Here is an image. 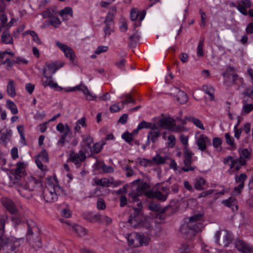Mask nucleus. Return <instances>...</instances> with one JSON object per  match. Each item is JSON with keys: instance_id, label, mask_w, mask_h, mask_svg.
<instances>
[{"instance_id": "obj_1", "label": "nucleus", "mask_w": 253, "mask_h": 253, "mask_svg": "<svg viewBox=\"0 0 253 253\" xmlns=\"http://www.w3.org/2000/svg\"><path fill=\"white\" fill-rule=\"evenodd\" d=\"M46 182L47 186L43 191V197L46 202H54L57 200L58 196L64 194L55 177L47 178Z\"/></svg>"}, {"instance_id": "obj_2", "label": "nucleus", "mask_w": 253, "mask_h": 253, "mask_svg": "<svg viewBox=\"0 0 253 253\" xmlns=\"http://www.w3.org/2000/svg\"><path fill=\"white\" fill-rule=\"evenodd\" d=\"M202 216L196 214L188 218V221L184 223L180 228L181 232L186 236L187 238H191L196 233L201 230L202 224L198 221H200Z\"/></svg>"}, {"instance_id": "obj_3", "label": "nucleus", "mask_w": 253, "mask_h": 253, "mask_svg": "<svg viewBox=\"0 0 253 253\" xmlns=\"http://www.w3.org/2000/svg\"><path fill=\"white\" fill-rule=\"evenodd\" d=\"M7 219L6 216H2L0 218V251L4 246H10L11 251H14L17 245H13L15 243L13 238L4 236L5 224Z\"/></svg>"}, {"instance_id": "obj_4", "label": "nucleus", "mask_w": 253, "mask_h": 253, "mask_svg": "<svg viewBox=\"0 0 253 253\" xmlns=\"http://www.w3.org/2000/svg\"><path fill=\"white\" fill-rule=\"evenodd\" d=\"M139 179H137L132 182L133 185V189L129 193L130 200L132 202L139 201L138 197L143 193L145 194L146 190L149 188V185L146 182H141Z\"/></svg>"}, {"instance_id": "obj_5", "label": "nucleus", "mask_w": 253, "mask_h": 253, "mask_svg": "<svg viewBox=\"0 0 253 253\" xmlns=\"http://www.w3.org/2000/svg\"><path fill=\"white\" fill-rule=\"evenodd\" d=\"M216 244L224 247H228L232 241L231 234L226 230L217 231L215 234Z\"/></svg>"}, {"instance_id": "obj_6", "label": "nucleus", "mask_w": 253, "mask_h": 253, "mask_svg": "<svg viewBox=\"0 0 253 253\" xmlns=\"http://www.w3.org/2000/svg\"><path fill=\"white\" fill-rule=\"evenodd\" d=\"M27 165V164L24 162H19L16 163V168L11 170L10 172L15 180L13 182L14 183L17 182L19 180L26 175Z\"/></svg>"}, {"instance_id": "obj_7", "label": "nucleus", "mask_w": 253, "mask_h": 253, "mask_svg": "<svg viewBox=\"0 0 253 253\" xmlns=\"http://www.w3.org/2000/svg\"><path fill=\"white\" fill-rule=\"evenodd\" d=\"M38 184L39 180L37 179L33 176H30L26 184L25 185H20L18 190L21 196L26 197L24 191H33Z\"/></svg>"}, {"instance_id": "obj_8", "label": "nucleus", "mask_w": 253, "mask_h": 253, "mask_svg": "<svg viewBox=\"0 0 253 253\" xmlns=\"http://www.w3.org/2000/svg\"><path fill=\"white\" fill-rule=\"evenodd\" d=\"M55 44L63 52L66 57L71 61H74L76 57L75 54L71 47L59 41L56 42Z\"/></svg>"}, {"instance_id": "obj_9", "label": "nucleus", "mask_w": 253, "mask_h": 253, "mask_svg": "<svg viewBox=\"0 0 253 253\" xmlns=\"http://www.w3.org/2000/svg\"><path fill=\"white\" fill-rule=\"evenodd\" d=\"M236 249L243 253H253V246L243 240L237 239L235 241Z\"/></svg>"}, {"instance_id": "obj_10", "label": "nucleus", "mask_w": 253, "mask_h": 253, "mask_svg": "<svg viewBox=\"0 0 253 253\" xmlns=\"http://www.w3.org/2000/svg\"><path fill=\"white\" fill-rule=\"evenodd\" d=\"M196 143L198 149L201 151L206 150L207 146L211 144V140L205 134H201L196 138Z\"/></svg>"}, {"instance_id": "obj_11", "label": "nucleus", "mask_w": 253, "mask_h": 253, "mask_svg": "<svg viewBox=\"0 0 253 253\" xmlns=\"http://www.w3.org/2000/svg\"><path fill=\"white\" fill-rule=\"evenodd\" d=\"M76 90L82 91L83 93L85 95L86 98L87 100H94L96 99V96L93 95L91 92L89 91L87 86L82 84H81L75 87H72L71 89L67 90V91H74Z\"/></svg>"}, {"instance_id": "obj_12", "label": "nucleus", "mask_w": 253, "mask_h": 253, "mask_svg": "<svg viewBox=\"0 0 253 253\" xmlns=\"http://www.w3.org/2000/svg\"><path fill=\"white\" fill-rule=\"evenodd\" d=\"M86 158L85 153L83 150H80L78 153L71 152L70 155V160L75 165H78L83 162Z\"/></svg>"}, {"instance_id": "obj_13", "label": "nucleus", "mask_w": 253, "mask_h": 253, "mask_svg": "<svg viewBox=\"0 0 253 253\" xmlns=\"http://www.w3.org/2000/svg\"><path fill=\"white\" fill-rule=\"evenodd\" d=\"M1 202L2 205L9 212L12 214L16 213L17 211V208H16L15 204L11 199L4 197L1 198Z\"/></svg>"}, {"instance_id": "obj_14", "label": "nucleus", "mask_w": 253, "mask_h": 253, "mask_svg": "<svg viewBox=\"0 0 253 253\" xmlns=\"http://www.w3.org/2000/svg\"><path fill=\"white\" fill-rule=\"evenodd\" d=\"M45 79H42V84L44 87L49 86L51 88L55 89L57 91H60L62 87L58 86L56 83L52 80V76L44 75Z\"/></svg>"}, {"instance_id": "obj_15", "label": "nucleus", "mask_w": 253, "mask_h": 253, "mask_svg": "<svg viewBox=\"0 0 253 253\" xmlns=\"http://www.w3.org/2000/svg\"><path fill=\"white\" fill-rule=\"evenodd\" d=\"M83 141L82 142L83 147L82 150L85 153H88L92 152V145L93 142V138L90 136H82Z\"/></svg>"}, {"instance_id": "obj_16", "label": "nucleus", "mask_w": 253, "mask_h": 253, "mask_svg": "<svg viewBox=\"0 0 253 253\" xmlns=\"http://www.w3.org/2000/svg\"><path fill=\"white\" fill-rule=\"evenodd\" d=\"M251 6V2L250 0H238L237 1V8L244 15H248L247 8Z\"/></svg>"}, {"instance_id": "obj_17", "label": "nucleus", "mask_w": 253, "mask_h": 253, "mask_svg": "<svg viewBox=\"0 0 253 253\" xmlns=\"http://www.w3.org/2000/svg\"><path fill=\"white\" fill-rule=\"evenodd\" d=\"M174 120L169 117H164L161 118L158 122V125L163 128L171 130Z\"/></svg>"}, {"instance_id": "obj_18", "label": "nucleus", "mask_w": 253, "mask_h": 253, "mask_svg": "<svg viewBox=\"0 0 253 253\" xmlns=\"http://www.w3.org/2000/svg\"><path fill=\"white\" fill-rule=\"evenodd\" d=\"M145 195L149 198H154L162 201H165L168 198L166 195H165L162 192L160 191H154L153 190H148L145 192Z\"/></svg>"}, {"instance_id": "obj_19", "label": "nucleus", "mask_w": 253, "mask_h": 253, "mask_svg": "<svg viewBox=\"0 0 253 253\" xmlns=\"http://www.w3.org/2000/svg\"><path fill=\"white\" fill-rule=\"evenodd\" d=\"M137 207L134 208V215L132 214L130 216L129 219L128 221L130 223H132L133 221L138 222L140 220V216L141 214V209L142 208V203L139 202L137 204Z\"/></svg>"}, {"instance_id": "obj_20", "label": "nucleus", "mask_w": 253, "mask_h": 253, "mask_svg": "<svg viewBox=\"0 0 253 253\" xmlns=\"http://www.w3.org/2000/svg\"><path fill=\"white\" fill-rule=\"evenodd\" d=\"M246 163L245 160H243L241 158H238L234 159L233 160L231 161L229 166L231 169H233V171H238L241 169V168L245 166Z\"/></svg>"}, {"instance_id": "obj_21", "label": "nucleus", "mask_w": 253, "mask_h": 253, "mask_svg": "<svg viewBox=\"0 0 253 253\" xmlns=\"http://www.w3.org/2000/svg\"><path fill=\"white\" fill-rule=\"evenodd\" d=\"M59 69V67L54 63H46L43 69V75L52 76Z\"/></svg>"}, {"instance_id": "obj_22", "label": "nucleus", "mask_w": 253, "mask_h": 253, "mask_svg": "<svg viewBox=\"0 0 253 253\" xmlns=\"http://www.w3.org/2000/svg\"><path fill=\"white\" fill-rule=\"evenodd\" d=\"M160 136V131L158 130L157 126L155 129H151L148 133L146 143L149 144L150 142L155 143L158 138Z\"/></svg>"}, {"instance_id": "obj_23", "label": "nucleus", "mask_w": 253, "mask_h": 253, "mask_svg": "<svg viewBox=\"0 0 253 253\" xmlns=\"http://www.w3.org/2000/svg\"><path fill=\"white\" fill-rule=\"evenodd\" d=\"M104 23L105 24V26L104 28V32L105 33V36H109L111 35L112 30L111 29V25L113 23V17L112 16H110L109 14L107 15L105 20L104 21Z\"/></svg>"}, {"instance_id": "obj_24", "label": "nucleus", "mask_w": 253, "mask_h": 253, "mask_svg": "<svg viewBox=\"0 0 253 253\" xmlns=\"http://www.w3.org/2000/svg\"><path fill=\"white\" fill-rule=\"evenodd\" d=\"M174 93H177L176 99L180 104H184L188 101L187 94L179 88H175Z\"/></svg>"}, {"instance_id": "obj_25", "label": "nucleus", "mask_w": 253, "mask_h": 253, "mask_svg": "<svg viewBox=\"0 0 253 253\" xmlns=\"http://www.w3.org/2000/svg\"><path fill=\"white\" fill-rule=\"evenodd\" d=\"M6 92L7 94L11 97H14L16 96L15 83L11 79H9L8 84L6 86Z\"/></svg>"}, {"instance_id": "obj_26", "label": "nucleus", "mask_w": 253, "mask_h": 253, "mask_svg": "<svg viewBox=\"0 0 253 253\" xmlns=\"http://www.w3.org/2000/svg\"><path fill=\"white\" fill-rule=\"evenodd\" d=\"M238 152L240 156L239 158H241L243 160H245L246 163L247 161L250 159L252 153L251 151L247 148H239Z\"/></svg>"}, {"instance_id": "obj_27", "label": "nucleus", "mask_w": 253, "mask_h": 253, "mask_svg": "<svg viewBox=\"0 0 253 253\" xmlns=\"http://www.w3.org/2000/svg\"><path fill=\"white\" fill-rule=\"evenodd\" d=\"M59 15L62 18L63 20H68L66 15H70L71 17H73V9L70 7H66L64 9L61 10L59 13Z\"/></svg>"}, {"instance_id": "obj_28", "label": "nucleus", "mask_w": 253, "mask_h": 253, "mask_svg": "<svg viewBox=\"0 0 253 253\" xmlns=\"http://www.w3.org/2000/svg\"><path fill=\"white\" fill-rule=\"evenodd\" d=\"M1 42L5 44L13 43V39L10 33L8 31L3 32L1 38Z\"/></svg>"}, {"instance_id": "obj_29", "label": "nucleus", "mask_w": 253, "mask_h": 253, "mask_svg": "<svg viewBox=\"0 0 253 253\" xmlns=\"http://www.w3.org/2000/svg\"><path fill=\"white\" fill-rule=\"evenodd\" d=\"M185 119L189 122H192L196 126L202 130L205 129V127L202 122L199 119L194 117H185Z\"/></svg>"}, {"instance_id": "obj_30", "label": "nucleus", "mask_w": 253, "mask_h": 253, "mask_svg": "<svg viewBox=\"0 0 253 253\" xmlns=\"http://www.w3.org/2000/svg\"><path fill=\"white\" fill-rule=\"evenodd\" d=\"M136 240L141 246H147L150 242V238L141 234H136Z\"/></svg>"}, {"instance_id": "obj_31", "label": "nucleus", "mask_w": 253, "mask_h": 253, "mask_svg": "<svg viewBox=\"0 0 253 253\" xmlns=\"http://www.w3.org/2000/svg\"><path fill=\"white\" fill-rule=\"evenodd\" d=\"M81 126L83 127L86 126L85 118L83 117L76 122L75 126L74 128L75 133L81 132Z\"/></svg>"}, {"instance_id": "obj_32", "label": "nucleus", "mask_w": 253, "mask_h": 253, "mask_svg": "<svg viewBox=\"0 0 253 253\" xmlns=\"http://www.w3.org/2000/svg\"><path fill=\"white\" fill-rule=\"evenodd\" d=\"M206 184V180L202 177H197L195 180L194 187L197 190L204 189V186Z\"/></svg>"}, {"instance_id": "obj_33", "label": "nucleus", "mask_w": 253, "mask_h": 253, "mask_svg": "<svg viewBox=\"0 0 253 253\" xmlns=\"http://www.w3.org/2000/svg\"><path fill=\"white\" fill-rule=\"evenodd\" d=\"M203 90L207 94L209 95L211 100H214V89L212 86L210 85H204L203 86Z\"/></svg>"}, {"instance_id": "obj_34", "label": "nucleus", "mask_w": 253, "mask_h": 253, "mask_svg": "<svg viewBox=\"0 0 253 253\" xmlns=\"http://www.w3.org/2000/svg\"><path fill=\"white\" fill-rule=\"evenodd\" d=\"M83 216L84 219L91 222H97L99 220V214H92L90 213H86L84 214Z\"/></svg>"}, {"instance_id": "obj_35", "label": "nucleus", "mask_w": 253, "mask_h": 253, "mask_svg": "<svg viewBox=\"0 0 253 253\" xmlns=\"http://www.w3.org/2000/svg\"><path fill=\"white\" fill-rule=\"evenodd\" d=\"M94 182L97 185L103 187H109L110 186L111 180L110 178H103L101 179H95Z\"/></svg>"}, {"instance_id": "obj_36", "label": "nucleus", "mask_w": 253, "mask_h": 253, "mask_svg": "<svg viewBox=\"0 0 253 253\" xmlns=\"http://www.w3.org/2000/svg\"><path fill=\"white\" fill-rule=\"evenodd\" d=\"M71 228L80 236H84L86 234L85 229L81 226L74 224L71 226Z\"/></svg>"}, {"instance_id": "obj_37", "label": "nucleus", "mask_w": 253, "mask_h": 253, "mask_svg": "<svg viewBox=\"0 0 253 253\" xmlns=\"http://www.w3.org/2000/svg\"><path fill=\"white\" fill-rule=\"evenodd\" d=\"M225 138L226 143L231 147L232 149L234 150L237 148L234 138L229 133L225 134Z\"/></svg>"}, {"instance_id": "obj_38", "label": "nucleus", "mask_w": 253, "mask_h": 253, "mask_svg": "<svg viewBox=\"0 0 253 253\" xmlns=\"http://www.w3.org/2000/svg\"><path fill=\"white\" fill-rule=\"evenodd\" d=\"M184 166L182 168V170L184 171H194L196 168L191 166L192 159H184Z\"/></svg>"}, {"instance_id": "obj_39", "label": "nucleus", "mask_w": 253, "mask_h": 253, "mask_svg": "<svg viewBox=\"0 0 253 253\" xmlns=\"http://www.w3.org/2000/svg\"><path fill=\"white\" fill-rule=\"evenodd\" d=\"M138 129L150 128L151 129H155L156 128V125L155 124L148 123L145 121H142L138 125Z\"/></svg>"}, {"instance_id": "obj_40", "label": "nucleus", "mask_w": 253, "mask_h": 253, "mask_svg": "<svg viewBox=\"0 0 253 253\" xmlns=\"http://www.w3.org/2000/svg\"><path fill=\"white\" fill-rule=\"evenodd\" d=\"M6 106V107L11 111L12 114L16 115L18 113V110L17 106L12 101L10 100H7Z\"/></svg>"}, {"instance_id": "obj_41", "label": "nucleus", "mask_w": 253, "mask_h": 253, "mask_svg": "<svg viewBox=\"0 0 253 253\" xmlns=\"http://www.w3.org/2000/svg\"><path fill=\"white\" fill-rule=\"evenodd\" d=\"M242 104V112L243 114H248L253 110V102Z\"/></svg>"}, {"instance_id": "obj_42", "label": "nucleus", "mask_w": 253, "mask_h": 253, "mask_svg": "<svg viewBox=\"0 0 253 253\" xmlns=\"http://www.w3.org/2000/svg\"><path fill=\"white\" fill-rule=\"evenodd\" d=\"M221 203L226 207L229 208H232L235 206L236 208L238 209V206L236 205V199L234 197H231L228 199L223 200Z\"/></svg>"}, {"instance_id": "obj_43", "label": "nucleus", "mask_w": 253, "mask_h": 253, "mask_svg": "<svg viewBox=\"0 0 253 253\" xmlns=\"http://www.w3.org/2000/svg\"><path fill=\"white\" fill-rule=\"evenodd\" d=\"M25 34L31 35L33 38V40L37 43L39 44H42L41 39L39 38L38 34L34 31L28 30L26 31Z\"/></svg>"}, {"instance_id": "obj_44", "label": "nucleus", "mask_w": 253, "mask_h": 253, "mask_svg": "<svg viewBox=\"0 0 253 253\" xmlns=\"http://www.w3.org/2000/svg\"><path fill=\"white\" fill-rule=\"evenodd\" d=\"M28 240L30 241V244L32 245L33 248L36 250H38L42 247L41 239L38 236L37 237L35 241H31L30 238H28Z\"/></svg>"}, {"instance_id": "obj_45", "label": "nucleus", "mask_w": 253, "mask_h": 253, "mask_svg": "<svg viewBox=\"0 0 253 253\" xmlns=\"http://www.w3.org/2000/svg\"><path fill=\"white\" fill-rule=\"evenodd\" d=\"M152 161L157 165H162L166 163L167 158L165 157H162L159 155H157L153 158Z\"/></svg>"}, {"instance_id": "obj_46", "label": "nucleus", "mask_w": 253, "mask_h": 253, "mask_svg": "<svg viewBox=\"0 0 253 253\" xmlns=\"http://www.w3.org/2000/svg\"><path fill=\"white\" fill-rule=\"evenodd\" d=\"M247 179V175L245 173H242L235 177V182L240 184H245V182Z\"/></svg>"}, {"instance_id": "obj_47", "label": "nucleus", "mask_w": 253, "mask_h": 253, "mask_svg": "<svg viewBox=\"0 0 253 253\" xmlns=\"http://www.w3.org/2000/svg\"><path fill=\"white\" fill-rule=\"evenodd\" d=\"M124 98H125V100L122 101L123 105L129 103H132L133 104L135 103V100L129 94H124L120 97L121 99H123Z\"/></svg>"}, {"instance_id": "obj_48", "label": "nucleus", "mask_w": 253, "mask_h": 253, "mask_svg": "<svg viewBox=\"0 0 253 253\" xmlns=\"http://www.w3.org/2000/svg\"><path fill=\"white\" fill-rule=\"evenodd\" d=\"M56 13L55 11L52 8H48L46 10L43 11L41 15L44 18H52Z\"/></svg>"}, {"instance_id": "obj_49", "label": "nucleus", "mask_w": 253, "mask_h": 253, "mask_svg": "<svg viewBox=\"0 0 253 253\" xmlns=\"http://www.w3.org/2000/svg\"><path fill=\"white\" fill-rule=\"evenodd\" d=\"M37 159H40L41 161L47 163L48 162V153L45 150H42L41 152L38 155Z\"/></svg>"}, {"instance_id": "obj_50", "label": "nucleus", "mask_w": 253, "mask_h": 253, "mask_svg": "<svg viewBox=\"0 0 253 253\" xmlns=\"http://www.w3.org/2000/svg\"><path fill=\"white\" fill-rule=\"evenodd\" d=\"M126 64V60L124 58H122L116 61L115 63V65L117 68L121 71L125 70V66Z\"/></svg>"}, {"instance_id": "obj_51", "label": "nucleus", "mask_w": 253, "mask_h": 253, "mask_svg": "<svg viewBox=\"0 0 253 253\" xmlns=\"http://www.w3.org/2000/svg\"><path fill=\"white\" fill-rule=\"evenodd\" d=\"M49 23L53 26L54 28L59 27L61 24V21L57 17H52L49 21Z\"/></svg>"}, {"instance_id": "obj_52", "label": "nucleus", "mask_w": 253, "mask_h": 253, "mask_svg": "<svg viewBox=\"0 0 253 253\" xmlns=\"http://www.w3.org/2000/svg\"><path fill=\"white\" fill-rule=\"evenodd\" d=\"M204 42V39L202 38L199 42L198 47L197 54L198 56H203L204 55L203 52V45Z\"/></svg>"}, {"instance_id": "obj_53", "label": "nucleus", "mask_w": 253, "mask_h": 253, "mask_svg": "<svg viewBox=\"0 0 253 253\" xmlns=\"http://www.w3.org/2000/svg\"><path fill=\"white\" fill-rule=\"evenodd\" d=\"M172 131L178 132H184V131H187L188 129L183 126H176L175 124L174 123L172 128H171V130Z\"/></svg>"}, {"instance_id": "obj_54", "label": "nucleus", "mask_w": 253, "mask_h": 253, "mask_svg": "<svg viewBox=\"0 0 253 253\" xmlns=\"http://www.w3.org/2000/svg\"><path fill=\"white\" fill-rule=\"evenodd\" d=\"M122 137L128 144H131V142L133 140V136L132 134L130 133L126 132L122 134Z\"/></svg>"}, {"instance_id": "obj_55", "label": "nucleus", "mask_w": 253, "mask_h": 253, "mask_svg": "<svg viewBox=\"0 0 253 253\" xmlns=\"http://www.w3.org/2000/svg\"><path fill=\"white\" fill-rule=\"evenodd\" d=\"M193 153L185 146L183 149V157L184 159H192Z\"/></svg>"}, {"instance_id": "obj_56", "label": "nucleus", "mask_w": 253, "mask_h": 253, "mask_svg": "<svg viewBox=\"0 0 253 253\" xmlns=\"http://www.w3.org/2000/svg\"><path fill=\"white\" fill-rule=\"evenodd\" d=\"M239 124V123L236 125L234 127V136L237 139H239L242 132V129L238 128Z\"/></svg>"}, {"instance_id": "obj_57", "label": "nucleus", "mask_w": 253, "mask_h": 253, "mask_svg": "<svg viewBox=\"0 0 253 253\" xmlns=\"http://www.w3.org/2000/svg\"><path fill=\"white\" fill-rule=\"evenodd\" d=\"M168 144L169 147L172 148L175 144V137L173 135H169L168 138Z\"/></svg>"}, {"instance_id": "obj_58", "label": "nucleus", "mask_w": 253, "mask_h": 253, "mask_svg": "<svg viewBox=\"0 0 253 253\" xmlns=\"http://www.w3.org/2000/svg\"><path fill=\"white\" fill-rule=\"evenodd\" d=\"M103 145L99 143L94 144L92 147V152L94 153H99L102 149Z\"/></svg>"}, {"instance_id": "obj_59", "label": "nucleus", "mask_w": 253, "mask_h": 253, "mask_svg": "<svg viewBox=\"0 0 253 253\" xmlns=\"http://www.w3.org/2000/svg\"><path fill=\"white\" fill-rule=\"evenodd\" d=\"M243 95H245L250 97L252 99L253 98V87H249L247 88L243 92Z\"/></svg>"}, {"instance_id": "obj_60", "label": "nucleus", "mask_w": 253, "mask_h": 253, "mask_svg": "<svg viewBox=\"0 0 253 253\" xmlns=\"http://www.w3.org/2000/svg\"><path fill=\"white\" fill-rule=\"evenodd\" d=\"M222 142V139L219 137H215L212 140L213 145L217 149H218V147L220 148V145H221Z\"/></svg>"}, {"instance_id": "obj_61", "label": "nucleus", "mask_w": 253, "mask_h": 253, "mask_svg": "<svg viewBox=\"0 0 253 253\" xmlns=\"http://www.w3.org/2000/svg\"><path fill=\"white\" fill-rule=\"evenodd\" d=\"M101 169L105 173H112L114 172V168L112 166H108L105 164L102 165Z\"/></svg>"}, {"instance_id": "obj_62", "label": "nucleus", "mask_w": 253, "mask_h": 253, "mask_svg": "<svg viewBox=\"0 0 253 253\" xmlns=\"http://www.w3.org/2000/svg\"><path fill=\"white\" fill-rule=\"evenodd\" d=\"M9 137H10V134L8 131L1 133L0 134V142H4Z\"/></svg>"}, {"instance_id": "obj_63", "label": "nucleus", "mask_w": 253, "mask_h": 253, "mask_svg": "<svg viewBox=\"0 0 253 253\" xmlns=\"http://www.w3.org/2000/svg\"><path fill=\"white\" fill-rule=\"evenodd\" d=\"M108 50V47L107 46L100 45L97 47L95 53L96 54H99L101 53L106 52Z\"/></svg>"}, {"instance_id": "obj_64", "label": "nucleus", "mask_w": 253, "mask_h": 253, "mask_svg": "<svg viewBox=\"0 0 253 253\" xmlns=\"http://www.w3.org/2000/svg\"><path fill=\"white\" fill-rule=\"evenodd\" d=\"M103 222H105L107 224H110L112 222V219L110 217L102 215H99V220Z\"/></svg>"}]
</instances>
